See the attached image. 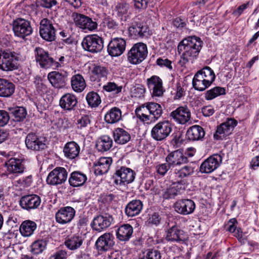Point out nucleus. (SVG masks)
<instances>
[{
    "mask_svg": "<svg viewBox=\"0 0 259 259\" xmlns=\"http://www.w3.org/2000/svg\"><path fill=\"white\" fill-rule=\"evenodd\" d=\"M203 42L196 36L189 37L181 41L178 46V52L181 54L179 61L181 66H184L189 61L192 62L198 55L202 47Z\"/></svg>",
    "mask_w": 259,
    "mask_h": 259,
    "instance_id": "1",
    "label": "nucleus"
},
{
    "mask_svg": "<svg viewBox=\"0 0 259 259\" xmlns=\"http://www.w3.org/2000/svg\"><path fill=\"white\" fill-rule=\"evenodd\" d=\"M162 180L160 182V183L161 184L162 188H165L162 194L163 198L165 199L174 198L182 191L185 190L186 187L184 180L162 179Z\"/></svg>",
    "mask_w": 259,
    "mask_h": 259,
    "instance_id": "2",
    "label": "nucleus"
},
{
    "mask_svg": "<svg viewBox=\"0 0 259 259\" xmlns=\"http://www.w3.org/2000/svg\"><path fill=\"white\" fill-rule=\"evenodd\" d=\"M147 45L143 42L134 44L128 52L127 60L133 64H138L144 61L147 56Z\"/></svg>",
    "mask_w": 259,
    "mask_h": 259,
    "instance_id": "3",
    "label": "nucleus"
},
{
    "mask_svg": "<svg viewBox=\"0 0 259 259\" xmlns=\"http://www.w3.org/2000/svg\"><path fill=\"white\" fill-rule=\"evenodd\" d=\"M19 57L14 52H0V69L3 71H9L17 69Z\"/></svg>",
    "mask_w": 259,
    "mask_h": 259,
    "instance_id": "4",
    "label": "nucleus"
},
{
    "mask_svg": "<svg viewBox=\"0 0 259 259\" xmlns=\"http://www.w3.org/2000/svg\"><path fill=\"white\" fill-rule=\"evenodd\" d=\"M71 18L75 25L84 31H93L98 28V24L92 19L82 14L73 12Z\"/></svg>",
    "mask_w": 259,
    "mask_h": 259,
    "instance_id": "5",
    "label": "nucleus"
},
{
    "mask_svg": "<svg viewBox=\"0 0 259 259\" xmlns=\"http://www.w3.org/2000/svg\"><path fill=\"white\" fill-rule=\"evenodd\" d=\"M172 132L171 123L167 120H163L157 123L152 128L151 137L157 141L165 140Z\"/></svg>",
    "mask_w": 259,
    "mask_h": 259,
    "instance_id": "6",
    "label": "nucleus"
},
{
    "mask_svg": "<svg viewBox=\"0 0 259 259\" xmlns=\"http://www.w3.org/2000/svg\"><path fill=\"white\" fill-rule=\"evenodd\" d=\"M81 45L85 51L93 53H98L103 49L104 41L97 34H91L86 36L83 39Z\"/></svg>",
    "mask_w": 259,
    "mask_h": 259,
    "instance_id": "7",
    "label": "nucleus"
},
{
    "mask_svg": "<svg viewBox=\"0 0 259 259\" xmlns=\"http://www.w3.org/2000/svg\"><path fill=\"white\" fill-rule=\"evenodd\" d=\"M12 29L15 36L23 39L30 35L33 31L30 22L28 20L20 18L13 21Z\"/></svg>",
    "mask_w": 259,
    "mask_h": 259,
    "instance_id": "8",
    "label": "nucleus"
},
{
    "mask_svg": "<svg viewBox=\"0 0 259 259\" xmlns=\"http://www.w3.org/2000/svg\"><path fill=\"white\" fill-rule=\"evenodd\" d=\"M35 56L36 62L39 64L41 68L48 69L61 66L60 64L50 57L49 53L42 48H36Z\"/></svg>",
    "mask_w": 259,
    "mask_h": 259,
    "instance_id": "9",
    "label": "nucleus"
},
{
    "mask_svg": "<svg viewBox=\"0 0 259 259\" xmlns=\"http://www.w3.org/2000/svg\"><path fill=\"white\" fill-rule=\"evenodd\" d=\"M169 116L177 124L183 125L190 121L191 113L186 106H180L171 112Z\"/></svg>",
    "mask_w": 259,
    "mask_h": 259,
    "instance_id": "10",
    "label": "nucleus"
},
{
    "mask_svg": "<svg viewBox=\"0 0 259 259\" xmlns=\"http://www.w3.org/2000/svg\"><path fill=\"white\" fill-rule=\"evenodd\" d=\"M146 84L152 97H160L163 95L165 90L162 79L157 75H152L146 79Z\"/></svg>",
    "mask_w": 259,
    "mask_h": 259,
    "instance_id": "11",
    "label": "nucleus"
},
{
    "mask_svg": "<svg viewBox=\"0 0 259 259\" xmlns=\"http://www.w3.org/2000/svg\"><path fill=\"white\" fill-rule=\"evenodd\" d=\"M39 34L44 40L52 41L55 39L56 29L52 21L47 18L42 19L40 22Z\"/></svg>",
    "mask_w": 259,
    "mask_h": 259,
    "instance_id": "12",
    "label": "nucleus"
},
{
    "mask_svg": "<svg viewBox=\"0 0 259 259\" xmlns=\"http://www.w3.org/2000/svg\"><path fill=\"white\" fill-rule=\"evenodd\" d=\"M113 221L112 217L109 214L98 215L94 218L91 227L94 230L100 232L109 227Z\"/></svg>",
    "mask_w": 259,
    "mask_h": 259,
    "instance_id": "13",
    "label": "nucleus"
},
{
    "mask_svg": "<svg viewBox=\"0 0 259 259\" xmlns=\"http://www.w3.org/2000/svg\"><path fill=\"white\" fill-rule=\"evenodd\" d=\"M237 121L234 118H228L227 120L220 124L214 134V138L217 140L222 139L231 134L232 131L237 125Z\"/></svg>",
    "mask_w": 259,
    "mask_h": 259,
    "instance_id": "14",
    "label": "nucleus"
},
{
    "mask_svg": "<svg viewBox=\"0 0 259 259\" xmlns=\"http://www.w3.org/2000/svg\"><path fill=\"white\" fill-rule=\"evenodd\" d=\"M222 161L221 155L213 154L207 158L200 165V171L202 173H210L216 169Z\"/></svg>",
    "mask_w": 259,
    "mask_h": 259,
    "instance_id": "15",
    "label": "nucleus"
},
{
    "mask_svg": "<svg viewBox=\"0 0 259 259\" xmlns=\"http://www.w3.org/2000/svg\"><path fill=\"white\" fill-rule=\"evenodd\" d=\"M19 205L23 209L30 211L38 208L41 203L39 196L35 194H29L21 197Z\"/></svg>",
    "mask_w": 259,
    "mask_h": 259,
    "instance_id": "16",
    "label": "nucleus"
},
{
    "mask_svg": "<svg viewBox=\"0 0 259 259\" xmlns=\"http://www.w3.org/2000/svg\"><path fill=\"white\" fill-rule=\"evenodd\" d=\"M195 208V202L189 199L178 200L174 204L175 211L182 215L192 214L194 211Z\"/></svg>",
    "mask_w": 259,
    "mask_h": 259,
    "instance_id": "17",
    "label": "nucleus"
},
{
    "mask_svg": "<svg viewBox=\"0 0 259 259\" xmlns=\"http://www.w3.org/2000/svg\"><path fill=\"white\" fill-rule=\"evenodd\" d=\"M75 212V210L71 206L61 207L56 213V222L61 225L69 223L74 218Z\"/></svg>",
    "mask_w": 259,
    "mask_h": 259,
    "instance_id": "18",
    "label": "nucleus"
},
{
    "mask_svg": "<svg viewBox=\"0 0 259 259\" xmlns=\"http://www.w3.org/2000/svg\"><path fill=\"white\" fill-rule=\"evenodd\" d=\"M126 46L125 40L120 37L114 38L109 42L107 51L112 57L121 55L124 52Z\"/></svg>",
    "mask_w": 259,
    "mask_h": 259,
    "instance_id": "19",
    "label": "nucleus"
},
{
    "mask_svg": "<svg viewBox=\"0 0 259 259\" xmlns=\"http://www.w3.org/2000/svg\"><path fill=\"white\" fill-rule=\"evenodd\" d=\"M114 236L110 233H105L97 240L95 245L99 251H106L111 249L115 244Z\"/></svg>",
    "mask_w": 259,
    "mask_h": 259,
    "instance_id": "20",
    "label": "nucleus"
},
{
    "mask_svg": "<svg viewBox=\"0 0 259 259\" xmlns=\"http://www.w3.org/2000/svg\"><path fill=\"white\" fill-rule=\"evenodd\" d=\"M25 144L27 148L39 151L46 147V140L44 137H38L35 134L27 135L25 139Z\"/></svg>",
    "mask_w": 259,
    "mask_h": 259,
    "instance_id": "21",
    "label": "nucleus"
},
{
    "mask_svg": "<svg viewBox=\"0 0 259 259\" xmlns=\"http://www.w3.org/2000/svg\"><path fill=\"white\" fill-rule=\"evenodd\" d=\"M165 161L169 167H174L187 163L188 158L181 151L177 150L169 153L165 158Z\"/></svg>",
    "mask_w": 259,
    "mask_h": 259,
    "instance_id": "22",
    "label": "nucleus"
},
{
    "mask_svg": "<svg viewBox=\"0 0 259 259\" xmlns=\"http://www.w3.org/2000/svg\"><path fill=\"white\" fill-rule=\"evenodd\" d=\"M148 27L143 22H134L128 28L130 35L133 38L144 37L149 33Z\"/></svg>",
    "mask_w": 259,
    "mask_h": 259,
    "instance_id": "23",
    "label": "nucleus"
},
{
    "mask_svg": "<svg viewBox=\"0 0 259 259\" xmlns=\"http://www.w3.org/2000/svg\"><path fill=\"white\" fill-rule=\"evenodd\" d=\"M112 162L111 157H103L99 159L94 164V173L96 176H100L106 174Z\"/></svg>",
    "mask_w": 259,
    "mask_h": 259,
    "instance_id": "24",
    "label": "nucleus"
},
{
    "mask_svg": "<svg viewBox=\"0 0 259 259\" xmlns=\"http://www.w3.org/2000/svg\"><path fill=\"white\" fill-rule=\"evenodd\" d=\"M48 78L52 86L55 88H63L66 84V77L57 71L50 72L48 75Z\"/></svg>",
    "mask_w": 259,
    "mask_h": 259,
    "instance_id": "25",
    "label": "nucleus"
},
{
    "mask_svg": "<svg viewBox=\"0 0 259 259\" xmlns=\"http://www.w3.org/2000/svg\"><path fill=\"white\" fill-rule=\"evenodd\" d=\"M77 99L73 94L66 93L60 98L59 104L60 107L66 110H71L76 105Z\"/></svg>",
    "mask_w": 259,
    "mask_h": 259,
    "instance_id": "26",
    "label": "nucleus"
},
{
    "mask_svg": "<svg viewBox=\"0 0 259 259\" xmlns=\"http://www.w3.org/2000/svg\"><path fill=\"white\" fill-rule=\"evenodd\" d=\"M80 149V147L77 143L71 141L67 142L64 145L63 152L66 158L74 159L78 156Z\"/></svg>",
    "mask_w": 259,
    "mask_h": 259,
    "instance_id": "27",
    "label": "nucleus"
},
{
    "mask_svg": "<svg viewBox=\"0 0 259 259\" xmlns=\"http://www.w3.org/2000/svg\"><path fill=\"white\" fill-rule=\"evenodd\" d=\"M143 203L140 200H133L127 203L124 211L128 217L138 215L143 209Z\"/></svg>",
    "mask_w": 259,
    "mask_h": 259,
    "instance_id": "28",
    "label": "nucleus"
},
{
    "mask_svg": "<svg viewBox=\"0 0 259 259\" xmlns=\"http://www.w3.org/2000/svg\"><path fill=\"white\" fill-rule=\"evenodd\" d=\"M165 239L167 241L183 242L185 240L184 231L178 227L173 226L167 230Z\"/></svg>",
    "mask_w": 259,
    "mask_h": 259,
    "instance_id": "29",
    "label": "nucleus"
},
{
    "mask_svg": "<svg viewBox=\"0 0 259 259\" xmlns=\"http://www.w3.org/2000/svg\"><path fill=\"white\" fill-rule=\"evenodd\" d=\"M108 69L102 65H94L91 70L90 78L92 81H100L102 78H106Z\"/></svg>",
    "mask_w": 259,
    "mask_h": 259,
    "instance_id": "30",
    "label": "nucleus"
},
{
    "mask_svg": "<svg viewBox=\"0 0 259 259\" xmlns=\"http://www.w3.org/2000/svg\"><path fill=\"white\" fill-rule=\"evenodd\" d=\"M37 227L36 224L31 220L23 221L19 227V231L23 237H28L32 236Z\"/></svg>",
    "mask_w": 259,
    "mask_h": 259,
    "instance_id": "31",
    "label": "nucleus"
},
{
    "mask_svg": "<svg viewBox=\"0 0 259 259\" xmlns=\"http://www.w3.org/2000/svg\"><path fill=\"white\" fill-rule=\"evenodd\" d=\"M83 239L79 234L68 236L65 241V246L71 250H76L80 247L83 243Z\"/></svg>",
    "mask_w": 259,
    "mask_h": 259,
    "instance_id": "32",
    "label": "nucleus"
},
{
    "mask_svg": "<svg viewBox=\"0 0 259 259\" xmlns=\"http://www.w3.org/2000/svg\"><path fill=\"white\" fill-rule=\"evenodd\" d=\"M113 145L112 138L107 135H104L99 137L96 144L97 149L100 152H106L111 149Z\"/></svg>",
    "mask_w": 259,
    "mask_h": 259,
    "instance_id": "33",
    "label": "nucleus"
},
{
    "mask_svg": "<svg viewBox=\"0 0 259 259\" xmlns=\"http://www.w3.org/2000/svg\"><path fill=\"white\" fill-rule=\"evenodd\" d=\"M7 170L11 174H18L24 171V166L19 159L11 158L6 163Z\"/></svg>",
    "mask_w": 259,
    "mask_h": 259,
    "instance_id": "34",
    "label": "nucleus"
},
{
    "mask_svg": "<svg viewBox=\"0 0 259 259\" xmlns=\"http://www.w3.org/2000/svg\"><path fill=\"white\" fill-rule=\"evenodd\" d=\"M133 233V228L130 224H123L120 226L117 232V238L122 241H126L130 239Z\"/></svg>",
    "mask_w": 259,
    "mask_h": 259,
    "instance_id": "35",
    "label": "nucleus"
},
{
    "mask_svg": "<svg viewBox=\"0 0 259 259\" xmlns=\"http://www.w3.org/2000/svg\"><path fill=\"white\" fill-rule=\"evenodd\" d=\"M205 135L202 127L195 125L190 127L187 131L186 137L190 141H197L202 139Z\"/></svg>",
    "mask_w": 259,
    "mask_h": 259,
    "instance_id": "36",
    "label": "nucleus"
},
{
    "mask_svg": "<svg viewBox=\"0 0 259 259\" xmlns=\"http://www.w3.org/2000/svg\"><path fill=\"white\" fill-rule=\"evenodd\" d=\"M137 117L141 121L149 123L151 122V115L149 113L148 103H145L137 108L135 111Z\"/></svg>",
    "mask_w": 259,
    "mask_h": 259,
    "instance_id": "37",
    "label": "nucleus"
},
{
    "mask_svg": "<svg viewBox=\"0 0 259 259\" xmlns=\"http://www.w3.org/2000/svg\"><path fill=\"white\" fill-rule=\"evenodd\" d=\"M122 118L121 110L116 107L110 109L105 115L104 119L108 123H114L120 121Z\"/></svg>",
    "mask_w": 259,
    "mask_h": 259,
    "instance_id": "38",
    "label": "nucleus"
},
{
    "mask_svg": "<svg viewBox=\"0 0 259 259\" xmlns=\"http://www.w3.org/2000/svg\"><path fill=\"white\" fill-rule=\"evenodd\" d=\"M15 85L11 82L0 78V97H8L14 92Z\"/></svg>",
    "mask_w": 259,
    "mask_h": 259,
    "instance_id": "39",
    "label": "nucleus"
},
{
    "mask_svg": "<svg viewBox=\"0 0 259 259\" xmlns=\"http://www.w3.org/2000/svg\"><path fill=\"white\" fill-rule=\"evenodd\" d=\"M71 85L73 90L77 93L83 91L86 87V83L83 77L77 74L73 75L71 79Z\"/></svg>",
    "mask_w": 259,
    "mask_h": 259,
    "instance_id": "40",
    "label": "nucleus"
},
{
    "mask_svg": "<svg viewBox=\"0 0 259 259\" xmlns=\"http://www.w3.org/2000/svg\"><path fill=\"white\" fill-rule=\"evenodd\" d=\"M113 134L115 143L119 144H124L131 139L130 134L122 128L115 129Z\"/></svg>",
    "mask_w": 259,
    "mask_h": 259,
    "instance_id": "41",
    "label": "nucleus"
},
{
    "mask_svg": "<svg viewBox=\"0 0 259 259\" xmlns=\"http://www.w3.org/2000/svg\"><path fill=\"white\" fill-rule=\"evenodd\" d=\"M195 75L199 76L200 79H203L207 82L211 84L214 81L215 75L213 71L209 67H205L202 69L198 71Z\"/></svg>",
    "mask_w": 259,
    "mask_h": 259,
    "instance_id": "42",
    "label": "nucleus"
},
{
    "mask_svg": "<svg viewBox=\"0 0 259 259\" xmlns=\"http://www.w3.org/2000/svg\"><path fill=\"white\" fill-rule=\"evenodd\" d=\"M149 108V113L151 115V122L158 120L163 113L161 106L155 102H148Z\"/></svg>",
    "mask_w": 259,
    "mask_h": 259,
    "instance_id": "43",
    "label": "nucleus"
},
{
    "mask_svg": "<svg viewBox=\"0 0 259 259\" xmlns=\"http://www.w3.org/2000/svg\"><path fill=\"white\" fill-rule=\"evenodd\" d=\"M88 105L91 108H96L101 103V99L99 94L95 92L92 91L88 93L85 97Z\"/></svg>",
    "mask_w": 259,
    "mask_h": 259,
    "instance_id": "44",
    "label": "nucleus"
},
{
    "mask_svg": "<svg viewBox=\"0 0 259 259\" xmlns=\"http://www.w3.org/2000/svg\"><path fill=\"white\" fill-rule=\"evenodd\" d=\"M129 8V5L126 3H119L115 7L116 14L122 21H125L127 19Z\"/></svg>",
    "mask_w": 259,
    "mask_h": 259,
    "instance_id": "45",
    "label": "nucleus"
},
{
    "mask_svg": "<svg viewBox=\"0 0 259 259\" xmlns=\"http://www.w3.org/2000/svg\"><path fill=\"white\" fill-rule=\"evenodd\" d=\"M226 89L221 87H215L208 90L205 94L206 100H211L218 96L225 95Z\"/></svg>",
    "mask_w": 259,
    "mask_h": 259,
    "instance_id": "46",
    "label": "nucleus"
},
{
    "mask_svg": "<svg viewBox=\"0 0 259 259\" xmlns=\"http://www.w3.org/2000/svg\"><path fill=\"white\" fill-rule=\"evenodd\" d=\"M192 85L195 90L202 92L205 91L211 84L203 79H200L199 76L195 74L192 80Z\"/></svg>",
    "mask_w": 259,
    "mask_h": 259,
    "instance_id": "47",
    "label": "nucleus"
},
{
    "mask_svg": "<svg viewBox=\"0 0 259 259\" xmlns=\"http://www.w3.org/2000/svg\"><path fill=\"white\" fill-rule=\"evenodd\" d=\"M115 175L120 178H135L136 173L129 167L121 166L116 170Z\"/></svg>",
    "mask_w": 259,
    "mask_h": 259,
    "instance_id": "48",
    "label": "nucleus"
},
{
    "mask_svg": "<svg viewBox=\"0 0 259 259\" xmlns=\"http://www.w3.org/2000/svg\"><path fill=\"white\" fill-rule=\"evenodd\" d=\"M47 245V242L46 240H37L31 244L30 251L34 254H38L46 249Z\"/></svg>",
    "mask_w": 259,
    "mask_h": 259,
    "instance_id": "49",
    "label": "nucleus"
},
{
    "mask_svg": "<svg viewBox=\"0 0 259 259\" xmlns=\"http://www.w3.org/2000/svg\"><path fill=\"white\" fill-rule=\"evenodd\" d=\"M11 113L14 116V120L16 121L24 119L27 115L26 110L23 107H16L12 108Z\"/></svg>",
    "mask_w": 259,
    "mask_h": 259,
    "instance_id": "50",
    "label": "nucleus"
},
{
    "mask_svg": "<svg viewBox=\"0 0 259 259\" xmlns=\"http://www.w3.org/2000/svg\"><path fill=\"white\" fill-rule=\"evenodd\" d=\"M67 175L68 173L65 168L57 167L50 172L47 178H67Z\"/></svg>",
    "mask_w": 259,
    "mask_h": 259,
    "instance_id": "51",
    "label": "nucleus"
},
{
    "mask_svg": "<svg viewBox=\"0 0 259 259\" xmlns=\"http://www.w3.org/2000/svg\"><path fill=\"white\" fill-rule=\"evenodd\" d=\"M104 90L108 92H115L117 94L121 92L122 87L118 86L114 82H108L103 87Z\"/></svg>",
    "mask_w": 259,
    "mask_h": 259,
    "instance_id": "52",
    "label": "nucleus"
},
{
    "mask_svg": "<svg viewBox=\"0 0 259 259\" xmlns=\"http://www.w3.org/2000/svg\"><path fill=\"white\" fill-rule=\"evenodd\" d=\"M134 179H125L123 181L122 179H110L108 182L111 187L113 186L116 188L120 189L123 186H125L126 184L132 183Z\"/></svg>",
    "mask_w": 259,
    "mask_h": 259,
    "instance_id": "53",
    "label": "nucleus"
},
{
    "mask_svg": "<svg viewBox=\"0 0 259 259\" xmlns=\"http://www.w3.org/2000/svg\"><path fill=\"white\" fill-rule=\"evenodd\" d=\"M160 252L155 249H149L144 253V255L140 259H160Z\"/></svg>",
    "mask_w": 259,
    "mask_h": 259,
    "instance_id": "54",
    "label": "nucleus"
},
{
    "mask_svg": "<svg viewBox=\"0 0 259 259\" xmlns=\"http://www.w3.org/2000/svg\"><path fill=\"white\" fill-rule=\"evenodd\" d=\"M193 172V170L191 167L185 166L179 170L177 172H176V175L177 177L183 178L190 176Z\"/></svg>",
    "mask_w": 259,
    "mask_h": 259,
    "instance_id": "55",
    "label": "nucleus"
},
{
    "mask_svg": "<svg viewBox=\"0 0 259 259\" xmlns=\"http://www.w3.org/2000/svg\"><path fill=\"white\" fill-rule=\"evenodd\" d=\"M90 123V119L88 116H81L78 118L76 121V125L78 128H82L88 126Z\"/></svg>",
    "mask_w": 259,
    "mask_h": 259,
    "instance_id": "56",
    "label": "nucleus"
},
{
    "mask_svg": "<svg viewBox=\"0 0 259 259\" xmlns=\"http://www.w3.org/2000/svg\"><path fill=\"white\" fill-rule=\"evenodd\" d=\"M156 64L157 65L161 67H166L169 70L172 69L171 61L169 60L168 59H162L161 58H159L156 60Z\"/></svg>",
    "mask_w": 259,
    "mask_h": 259,
    "instance_id": "57",
    "label": "nucleus"
},
{
    "mask_svg": "<svg viewBox=\"0 0 259 259\" xmlns=\"http://www.w3.org/2000/svg\"><path fill=\"white\" fill-rule=\"evenodd\" d=\"M114 198L115 196L112 194L103 193L100 195L99 200L105 204H109Z\"/></svg>",
    "mask_w": 259,
    "mask_h": 259,
    "instance_id": "58",
    "label": "nucleus"
},
{
    "mask_svg": "<svg viewBox=\"0 0 259 259\" xmlns=\"http://www.w3.org/2000/svg\"><path fill=\"white\" fill-rule=\"evenodd\" d=\"M134 7L138 10L145 9L148 5L149 0H133Z\"/></svg>",
    "mask_w": 259,
    "mask_h": 259,
    "instance_id": "59",
    "label": "nucleus"
},
{
    "mask_svg": "<svg viewBox=\"0 0 259 259\" xmlns=\"http://www.w3.org/2000/svg\"><path fill=\"white\" fill-rule=\"evenodd\" d=\"M10 119L9 114L5 110H0V126L7 124Z\"/></svg>",
    "mask_w": 259,
    "mask_h": 259,
    "instance_id": "60",
    "label": "nucleus"
},
{
    "mask_svg": "<svg viewBox=\"0 0 259 259\" xmlns=\"http://www.w3.org/2000/svg\"><path fill=\"white\" fill-rule=\"evenodd\" d=\"M57 4L56 0H40L39 5L42 7L50 9Z\"/></svg>",
    "mask_w": 259,
    "mask_h": 259,
    "instance_id": "61",
    "label": "nucleus"
},
{
    "mask_svg": "<svg viewBox=\"0 0 259 259\" xmlns=\"http://www.w3.org/2000/svg\"><path fill=\"white\" fill-rule=\"evenodd\" d=\"M66 251L61 250L55 252L49 257V259H66Z\"/></svg>",
    "mask_w": 259,
    "mask_h": 259,
    "instance_id": "62",
    "label": "nucleus"
},
{
    "mask_svg": "<svg viewBox=\"0 0 259 259\" xmlns=\"http://www.w3.org/2000/svg\"><path fill=\"white\" fill-rule=\"evenodd\" d=\"M160 222L159 215L157 213H154L148 219V222L149 224L157 226Z\"/></svg>",
    "mask_w": 259,
    "mask_h": 259,
    "instance_id": "63",
    "label": "nucleus"
},
{
    "mask_svg": "<svg viewBox=\"0 0 259 259\" xmlns=\"http://www.w3.org/2000/svg\"><path fill=\"white\" fill-rule=\"evenodd\" d=\"M104 24L105 26H106L108 29L112 30L116 29L118 26L117 23L114 20L110 18H107L105 19Z\"/></svg>",
    "mask_w": 259,
    "mask_h": 259,
    "instance_id": "64",
    "label": "nucleus"
}]
</instances>
